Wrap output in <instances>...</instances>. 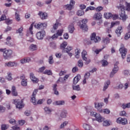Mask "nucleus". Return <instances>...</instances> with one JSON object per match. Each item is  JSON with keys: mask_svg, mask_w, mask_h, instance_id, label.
Returning a JSON list of instances; mask_svg holds the SVG:
<instances>
[{"mask_svg": "<svg viewBox=\"0 0 130 130\" xmlns=\"http://www.w3.org/2000/svg\"><path fill=\"white\" fill-rule=\"evenodd\" d=\"M117 9L118 10H121V14H120V19H121L123 21H125L126 19H127V17L125 15V11H127V12H129L130 11V4L127 2H125V7L124 6H123L122 4H120L118 6H117Z\"/></svg>", "mask_w": 130, "mask_h": 130, "instance_id": "nucleus-1", "label": "nucleus"}, {"mask_svg": "<svg viewBox=\"0 0 130 130\" xmlns=\"http://www.w3.org/2000/svg\"><path fill=\"white\" fill-rule=\"evenodd\" d=\"M0 52H3V57L4 59L11 58V56H12V54H13V51H12V50H7V48L0 49Z\"/></svg>", "mask_w": 130, "mask_h": 130, "instance_id": "nucleus-2", "label": "nucleus"}, {"mask_svg": "<svg viewBox=\"0 0 130 130\" xmlns=\"http://www.w3.org/2000/svg\"><path fill=\"white\" fill-rule=\"evenodd\" d=\"M33 24H31L27 31L26 36L27 37V40L28 42H33L34 39H33Z\"/></svg>", "mask_w": 130, "mask_h": 130, "instance_id": "nucleus-3", "label": "nucleus"}, {"mask_svg": "<svg viewBox=\"0 0 130 130\" xmlns=\"http://www.w3.org/2000/svg\"><path fill=\"white\" fill-rule=\"evenodd\" d=\"M93 20L99 21L98 22V25H101L102 24V20H101L102 19V14L101 13H95L93 16Z\"/></svg>", "mask_w": 130, "mask_h": 130, "instance_id": "nucleus-4", "label": "nucleus"}, {"mask_svg": "<svg viewBox=\"0 0 130 130\" xmlns=\"http://www.w3.org/2000/svg\"><path fill=\"white\" fill-rule=\"evenodd\" d=\"M119 64V62L118 61H117L115 63L114 68L113 69L112 72H111L110 74V78H113L114 75L118 72V64Z\"/></svg>", "mask_w": 130, "mask_h": 130, "instance_id": "nucleus-5", "label": "nucleus"}, {"mask_svg": "<svg viewBox=\"0 0 130 130\" xmlns=\"http://www.w3.org/2000/svg\"><path fill=\"white\" fill-rule=\"evenodd\" d=\"M120 53L121 54L122 58L124 59L125 58V56L126 55V53L127 52V50L124 48V45H121V47L119 49Z\"/></svg>", "mask_w": 130, "mask_h": 130, "instance_id": "nucleus-6", "label": "nucleus"}, {"mask_svg": "<svg viewBox=\"0 0 130 130\" xmlns=\"http://www.w3.org/2000/svg\"><path fill=\"white\" fill-rule=\"evenodd\" d=\"M81 22L82 24L80 25V28L83 31H88V26H87V23H88V19H83Z\"/></svg>", "mask_w": 130, "mask_h": 130, "instance_id": "nucleus-7", "label": "nucleus"}, {"mask_svg": "<svg viewBox=\"0 0 130 130\" xmlns=\"http://www.w3.org/2000/svg\"><path fill=\"white\" fill-rule=\"evenodd\" d=\"M87 51L84 50L82 52V58L83 60H85V64H89V63L91 62V60L86 57V55H87Z\"/></svg>", "mask_w": 130, "mask_h": 130, "instance_id": "nucleus-8", "label": "nucleus"}, {"mask_svg": "<svg viewBox=\"0 0 130 130\" xmlns=\"http://www.w3.org/2000/svg\"><path fill=\"white\" fill-rule=\"evenodd\" d=\"M45 30H42L38 32L36 34V37L39 40H42L45 37Z\"/></svg>", "mask_w": 130, "mask_h": 130, "instance_id": "nucleus-9", "label": "nucleus"}, {"mask_svg": "<svg viewBox=\"0 0 130 130\" xmlns=\"http://www.w3.org/2000/svg\"><path fill=\"white\" fill-rule=\"evenodd\" d=\"M90 40L91 41H93V42L96 43V42H99L101 40V38L96 36V33L93 32L90 36Z\"/></svg>", "mask_w": 130, "mask_h": 130, "instance_id": "nucleus-10", "label": "nucleus"}, {"mask_svg": "<svg viewBox=\"0 0 130 130\" xmlns=\"http://www.w3.org/2000/svg\"><path fill=\"white\" fill-rule=\"evenodd\" d=\"M14 104L16 105V108H18L19 109H21V108H23V107H24L23 102L19 100H15Z\"/></svg>", "mask_w": 130, "mask_h": 130, "instance_id": "nucleus-11", "label": "nucleus"}, {"mask_svg": "<svg viewBox=\"0 0 130 130\" xmlns=\"http://www.w3.org/2000/svg\"><path fill=\"white\" fill-rule=\"evenodd\" d=\"M75 4L76 2H75V1L71 0L70 1V4L65 5L64 8V9H66V10H69V11H71V10L74 8V6H75Z\"/></svg>", "mask_w": 130, "mask_h": 130, "instance_id": "nucleus-12", "label": "nucleus"}, {"mask_svg": "<svg viewBox=\"0 0 130 130\" xmlns=\"http://www.w3.org/2000/svg\"><path fill=\"white\" fill-rule=\"evenodd\" d=\"M38 92V89H35L32 94L31 96V101L33 103L34 105H36V94H37V92Z\"/></svg>", "mask_w": 130, "mask_h": 130, "instance_id": "nucleus-13", "label": "nucleus"}, {"mask_svg": "<svg viewBox=\"0 0 130 130\" xmlns=\"http://www.w3.org/2000/svg\"><path fill=\"white\" fill-rule=\"evenodd\" d=\"M47 26V24L45 23H41L39 22L38 24H36L35 25V28H37V29H45Z\"/></svg>", "mask_w": 130, "mask_h": 130, "instance_id": "nucleus-14", "label": "nucleus"}, {"mask_svg": "<svg viewBox=\"0 0 130 130\" xmlns=\"http://www.w3.org/2000/svg\"><path fill=\"white\" fill-rule=\"evenodd\" d=\"M116 122L117 123H120L121 124H123V125H125V124H127V119L125 118H118Z\"/></svg>", "mask_w": 130, "mask_h": 130, "instance_id": "nucleus-15", "label": "nucleus"}, {"mask_svg": "<svg viewBox=\"0 0 130 130\" xmlns=\"http://www.w3.org/2000/svg\"><path fill=\"white\" fill-rule=\"evenodd\" d=\"M104 106L103 103H98L95 104V108L98 109L99 112H102V107Z\"/></svg>", "mask_w": 130, "mask_h": 130, "instance_id": "nucleus-16", "label": "nucleus"}, {"mask_svg": "<svg viewBox=\"0 0 130 130\" xmlns=\"http://www.w3.org/2000/svg\"><path fill=\"white\" fill-rule=\"evenodd\" d=\"M17 66H18V63H17V62L15 61H9L5 63V67H8L9 68H12V67H17Z\"/></svg>", "mask_w": 130, "mask_h": 130, "instance_id": "nucleus-17", "label": "nucleus"}, {"mask_svg": "<svg viewBox=\"0 0 130 130\" xmlns=\"http://www.w3.org/2000/svg\"><path fill=\"white\" fill-rule=\"evenodd\" d=\"M20 63L21 64H24V63H26V62H30L31 61V58L30 57H24L21 59L20 60Z\"/></svg>", "mask_w": 130, "mask_h": 130, "instance_id": "nucleus-18", "label": "nucleus"}, {"mask_svg": "<svg viewBox=\"0 0 130 130\" xmlns=\"http://www.w3.org/2000/svg\"><path fill=\"white\" fill-rule=\"evenodd\" d=\"M38 15L40 16L42 20H45L48 17L47 13L43 12H40Z\"/></svg>", "mask_w": 130, "mask_h": 130, "instance_id": "nucleus-19", "label": "nucleus"}, {"mask_svg": "<svg viewBox=\"0 0 130 130\" xmlns=\"http://www.w3.org/2000/svg\"><path fill=\"white\" fill-rule=\"evenodd\" d=\"M96 120L99 122H102V121H104L105 119L104 117H102L100 114H97L95 116Z\"/></svg>", "mask_w": 130, "mask_h": 130, "instance_id": "nucleus-20", "label": "nucleus"}, {"mask_svg": "<svg viewBox=\"0 0 130 130\" xmlns=\"http://www.w3.org/2000/svg\"><path fill=\"white\" fill-rule=\"evenodd\" d=\"M86 111L88 113H89V114H90V115H91V116H93L94 117H96V116L98 114L97 113H96V112L92 111L91 110V109H90V108H87Z\"/></svg>", "mask_w": 130, "mask_h": 130, "instance_id": "nucleus-21", "label": "nucleus"}, {"mask_svg": "<svg viewBox=\"0 0 130 130\" xmlns=\"http://www.w3.org/2000/svg\"><path fill=\"white\" fill-rule=\"evenodd\" d=\"M30 78L34 83H38V79L34 76V74L32 73L30 74Z\"/></svg>", "mask_w": 130, "mask_h": 130, "instance_id": "nucleus-22", "label": "nucleus"}, {"mask_svg": "<svg viewBox=\"0 0 130 130\" xmlns=\"http://www.w3.org/2000/svg\"><path fill=\"white\" fill-rule=\"evenodd\" d=\"M59 24V23L57 22L53 25V27L51 29V32H52V33H54V32L56 31V29L58 28Z\"/></svg>", "mask_w": 130, "mask_h": 130, "instance_id": "nucleus-23", "label": "nucleus"}, {"mask_svg": "<svg viewBox=\"0 0 130 130\" xmlns=\"http://www.w3.org/2000/svg\"><path fill=\"white\" fill-rule=\"evenodd\" d=\"M68 30L70 33H73L74 31H75V27L74 26V23H72L70 24L68 27Z\"/></svg>", "mask_w": 130, "mask_h": 130, "instance_id": "nucleus-24", "label": "nucleus"}, {"mask_svg": "<svg viewBox=\"0 0 130 130\" xmlns=\"http://www.w3.org/2000/svg\"><path fill=\"white\" fill-rule=\"evenodd\" d=\"M109 85H110V81L108 80L105 83L103 90L106 91V90L108 89V87H109Z\"/></svg>", "mask_w": 130, "mask_h": 130, "instance_id": "nucleus-25", "label": "nucleus"}, {"mask_svg": "<svg viewBox=\"0 0 130 130\" xmlns=\"http://www.w3.org/2000/svg\"><path fill=\"white\" fill-rule=\"evenodd\" d=\"M122 32V27L121 26H119L115 30V32L118 37L120 36L121 32Z\"/></svg>", "mask_w": 130, "mask_h": 130, "instance_id": "nucleus-26", "label": "nucleus"}, {"mask_svg": "<svg viewBox=\"0 0 130 130\" xmlns=\"http://www.w3.org/2000/svg\"><path fill=\"white\" fill-rule=\"evenodd\" d=\"M71 50H73V47L68 46L67 48L64 49L62 52H63V53H67L68 52H70Z\"/></svg>", "mask_w": 130, "mask_h": 130, "instance_id": "nucleus-27", "label": "nucleus"}, {"mask_svg": "<svg viewBox=\"0 0 130 130\" xmlns=\"http://www.w3.org/2000/svg\"><path fill=\"white\" fill-rule=\"evenodd\" d=\"M29 49L30 51H35V50H37V46L35 44H31L30 45Z\"/></svg>", "mask_w": 130, "mask_h": 130, "instance_id": "nucleus-28", "label": "nucleus"}, {"mask_svg": "<svg viewBox=\"0 0 130 130\" xmlns=\"http://www.w3.org/2000/svg\"><path fill=\"white\" fill-rule=\"evenodd\" d=\"M80 79H81V76L80 75H78L77 76L75 77L73 80V84H74L75 85H76V84H77L78 82L80 81Z\"/></svg>", "mask_w": 130, "mask_h": 130, "instance_id": "nucleus-29", "label": "nucleus"}, {"mask_svg": "<svg viewBox=\"0 0 130 130\" xmlns=\"http://www.w3.org/2000/svg\"><path fill=\"white\" fill-rule=\"evenodd\" d=\"M68 124H69V121H65L60 125L59 128H64Z\"/></svg>", "mask_w": 130, "mask_h": 130, "instance_id": "nucleus-30", "label": "nucleus"}, {"mask_svg": "<svg viewBox=\"0 0 130 130\" xmlns=\"http://www.w3.org/2000/svg\"><path fill=\"white\" fill-rule=\"evenodd\" d=\"M68 45V43L67 42H63L62 44L60 45V48L61 49H66V47H67V46Z\"/></svg>", "mask_w": 130, "mask_h": 130, "instance_id": "nucleus-31", "label": "nucleus"}, {"mask_svg": "<svg viewBox=\"0 0 130 130\" xmlns=\"http://www.w3.org/2000/svg\"><path fill=\"white\" fill-rule=\"evenodd\" d=\"M54 105H63L64 104V101H58L55 102L53 103Z\"/></svg>", "mask_w": 130, "mask_h": 130, "instance_id": "nucleus-32", "label": "nucleus"}, {"mask_svg": "<svg viewBox=\"0 0 130 130\" xmlns=\"http://www.w3.org/2000/svg\"><path fill=\"white\" fill-rule=\"evenodd\" d=\"M68 116V112L67 111H62L60 114V117L62 118H66L67 116Z\"/></svg>", "mask_w": 130, "mask_h": 130, "instance_id": "nucleus-33", "label": "nucleus"}, {"mask_svg": "<svg viewBox=\"0 0 130 130\" xmlns=\"http://www.w3.org/2000/svg\"><path fill=\"white\" fill-rule=\"evenodd\" d=\"M57 37L58 36L57 34H55L52 37H48L47 38V39H52V40H55V39H57Z\"/></svg>", "mask_w": 130, "mask_h": 130, "instance_id": "nucleus-34", "label": "nucleus"}, {"mask_svg": "<svg viewBox=\"0 0 130 130\" xmlns=\"http://www.w3.org/2000/svg\"><path fill=\"white\" fill-rule=\"evenodd\" d=\"M121 107L123 109H125V108H130V103L127 104H122Z\"/></svg>", "mask_w": 130, "mask_h": 130, "instance_id": "nucleus-35", "label": "nucleus"}, {"mask_svg": "<svg viewBox=\"0 0 130 130\" xmlns=\"http://www.w3.org/2000/svg\"><path fill=\"white\" fill-rule=\"evenodd\" d=\"M104 16L106 19H110L112 17V14L110 13H105Z\"/></svg>", "mask_w": 130, "mask_h": 130, "instance_id": "nucleus-36", "label": "nucleus"}, {"mask_svg": "<svg viewBox=\"0 0 130 130\" xmlns=\"http://www.w3.org/2000/svg\"><path fill=\"white\" fill-rule=\"evenodd\" d=\"M103 42L105 44H108L110 43V40L108 38H104L103 39Z\"/></svg>", "mask_w": 130, "mask_h": 130, "instance_id": "nucleus-37", "label": "nucleus"}, {"mask_svg": "<svg viewBox=\"0 0 130 130\" xmlns=\"http://www.w3.org/2000/svg\"><path fill=\"white\" fill-rule=\"evenodd\" d=\"M43 74H44V75H48V76H51V75H52V73L51 72V71L48 70H45L43 72Z\"/></svg>", "mask_w": 130, "mask_h": 130, "instance_id": "nucleus-38", "label": "nucleus"}, {"mask_svg": "<svg viewBox=\"0 0 130 130\" xmlns=\"http://www.w3.org/2000/svg\"><path fill=\"white\" fill-rule=\"evenodd\" d=\"M101 113H105L106 114H109L110 113V110L108 109H105L102 110V112H100Z\"/></svg>", "mask_w": 130, "mask_h": 130, "instance_id": "nucleus-39", "label": "nucleus"}, {"mask_svg": "<svg viewBox=\"0 0 130 130\" xmlns=\"http://www.w3.org/2000/svg\"><path fill=\"white\" fill-rule=\"evenodd\" d=\"M96 10V8L92 6H89L87 8V9L85 10V12H88V11H94Z\"/></svg>", "mask_w": 130, "mask_h": 130, "instance_id": "nucleus-40", "label": "nucleus"}, {"mask_svg": "<svg viewBox=\"0 0 130 130\" xmlns=\"http://www.w3.org/2000/svg\"><path fill=\"white\" fill-rule=\"evenodd\" d=\"M44 110H45V112L48 114L51 113V111H52V110H51V109L50 108H49V107H46L44 108Z\"/></svg>", "mask_w": 130, "mask_h": 130, "instance_id": "nucleus-41", "label": "nucleus"}, {"mask_svg": "<svg viewBox=\"0 0 130 130\" xmlns=\"http://www.w3.org/2000/svg\"><path fill=\"white\" fill-rule=\"evenodd\" d=\"M62 33H63V29H61L57 31L56 34H57L58 36H61V35H62Z\"/></svg>", "mask_w": 130, "mask_h": 130, "instance_id": "nucleus-42", "label": "nucleus"}, {"mask_svg": "<svg viewBox=\"0 0 130 130\" xmlns=\"http://www.w3.org/2000/svg\"><path fill=\"white\" fill-rule=\"evenodd\" d=\"M7 80H8V81H12V80H13V77H12V73L11 72L8 73Z\"/></svg>", "mask_w": 130, "mask_h": 130, "instance_id": "nucleus-43", "label": "nucleus"}, {"mask_svg": "<svg viewBox=\"0 0 130 130\" xmlns=\"http://www.w3.org/2000/svg\"><path fill=\"white\" fill-rule=\"evenodd\" d=\"M85 13L84 12V11L83 10H79L77 12V16H83V15H84Z\"/></svg>", "mask_w": 130, "mask_h": 130, "instance_id": "nucleus-44", "label": "nucleus"}, {"mask_svg": "<svg viewBox=\"0 0 130 130\" xmlns=\"http://www.w3.org/2000/svg\"><path fill=\"white\" fill-rule=\"evenodd\" d=\"M73 90H75L76 91H80L81 88H80V85L74 86H73Z\"/></svg>", "mask_w": 130, "mask_h": 130, "instance_id": "nucleus-45", "label": "nucleus"}, {"mask_svg": "<svg viewBox=\"0 0 130 130\" xmlns=\"http://www.w3.org/2000/svg\"><path fill=\"white\" fill-rule=\"evenodd\" d=\"M53 57H52V56H50L49 57V63L50 64H53Z\"/></svg>", "mask_w": 130, "mask_h": 130, "instance_id": "nucleus-46", "label": "nucleus"}, {"mask_svg": "<svg viewBox=\"0 0 130 130\" xmlns=\"http://www.w3.org/2000/svg\"><path fill=\"white\" fill-rule=\"evenodd\" d=\"M27 79H25L24 80H21L22 86H27Z\"/></svg>", "mask_w": 130, "mask_h": 130, "instance_id": "nucleus-47", "label": "nucleus"}, {"mask_svg": "<svg viewBox=\"0 0 130 130\" xmlns=\"http://www.w3.org/2000/svg\"><path fill=\"white\" fill-rule=\"evenodd\" d=\"M78 67L79 68H82L83 63V61L82 60H79L78 61Z\"/></svg>", "mask_w": 130, "mask_h": 130, "instance_id": "nucleus-48", "label": "nucleus"}, {"mask_svg": "<svg viewBox=\"0 0 130 130\" xmlns=\"http://www.w3.org/2000/svg\"><path fill=\"white\" fill-rule=\"evenodd\" d=\"M101 63L103 67H105V66H107V64H108V62L105 60H103L101 61Z\"/></svg>", "mask_w": 130, "mask_h": 130, "instance_id": "nucleus-49", "label": "nucleus"}, {"mask_svg": "<svg viewBox=\"0 0 130 130\" xmlns=\"http://www.w3.org/2000/svg\"><path fill=\"white\" fill-rule=\"evenodd\" d=\"M15 19L16 21H20L21 20V18H20V15H19V14L18 13H15Z\"/></svg>", "mask_w": 130, "mask_h": 130, "instance_id": "nucleus-50", "label": "nucleus"}, {"mask_svg": "<svg viewBox=\"0 0 130 130\" xmlns=\"http://www.w3.org/2000/svg\"><path fill=\"white\" fill-rule=\"evenodd\" d=\"M103 124L104 126H109V125H110L109 122L107 120L104 121Z\"/></svg>", "mask_w": 130, "mask_h": 130, "instance_id": "nucleus-51", "label": "nucleus"}, {"mask_svg": "<svg viewBox=\"0 0 130 130\" xmlns=\"http://www.w3.org/2000/svg\"><path fill=\"white\" fill-rule=\"evenodd\" d=\"M23 32V26H21L20 28H19L18 29L16 30V33H19V34H21Z\"/></svg>", "mask_w": 130, "mask_h": 130, "instance_id": "nucleus-52", "label": "nucleus"}, {"mask_svg": "<svg viewBox=\"0 0 130 130\" xmlns=\"http://www.w3.org/2000/svg\"><path fill=\"white\" fill-rule=\"evenodd\" d=\"M129 38H130V32H128L124 37V39L125 40H127V39H128Z\"/></svg>", "mask_w": 130, "mask_h": 130, "instance_id": "nucleus-53", "label": "nucleus"}, {"mask_svg": "<svg viewBox=\"0 0 130 130\" xmlns=\"http://www.w3.org/2000/svg\"><path fill=\"white\" fill-rule=\"evenodd\" d=\"M123 88V85L122 84H119L117 86H116V89H119L121 90Z\"/></svg>", "mask_w": 130, "mask_h": 130, "instance_id": "nucleus-54", "label": "nucleus"}, {"mask_svg": "<svg viewBox=\"0 0 130 130\" xmlns=\"http://www.w3.org/2000/svg\"><path fill=\"white\" fill-rule=\"evenodd\" d=\"M5 20H7V17L5 15H2L1 18H0V22H2V21H5Z\"/></svg>", "mask_w": 130, "mask_h": 130, "instance_id": "nucleus-55", "label": "nucleus"}, {"mask_svg": "<svg viewBox=\"0 0 130 130\" xmlns=\"http://www.w3.org/2000/svg\"><path fill=\"white\" fill-rule=\"evenodd\" d=\"M120 116H126V112L125 111H122L120 112Z\"/></svg>", "mask_w": 130, "mask_h": 130, "instance_id": "nucleus-56", "label": "nucleus"}, {"mask_svg": "<svg viewBox=\"0 0 130 130\" xmlns=\"http://www.w3.org/2000/svg\"><path fill=\"white\" fill-rule=\"evenodd\" d=\"M128 87H129V83H128V82L125 83L124 85V90H126V89H127V88H128Z\"/></svg>", "mask_w": 130, "mask_h": 130, "instance_id": "nucleus-57", "label": "nucleus"}, {"mask_svg": "<svg viewBox=\"0 0 130 130\" xmlns=\"http://www.w3.org/2000/svg\"><path fill=\"white\" fill-rule=\"evenodd\" d=\"M46 69L45 67H43L39 69V73H43V71Z\"/></svg>", "mask_w": 130, "mask_h": 130, "instance_id": "nucleus-58", "label": "nucleus"}, {"mask_svg": "<svg viewBox=\"0 0 130 130\" xmlns=\"http://www.w3.org/2000/svg\"><path fill=\"white\" fill-rule=\"evenodd\" d=\"M12 128L10 130H20V127L16 125L12 126Z\"/></svg>", "mask_w": 130, "mask_h": 130, "instance_id": "nucleus-59", "label": "nucleus"}, {"mask_svg": "<svg viewBox=\"0 0 130 130\" xmlns=\"http://www.w3.org/2000/svg\"><path fill=\"white\" fill-rule=\"evenodd\" d=\"M9 122L11 124H16V120L15 119H11L9 120Z\"/></svg>", "mask_w": 130, "mask_h": 130, "instance_id": "nucleus-60", "label": "nucleus"}, {"mask_svg": "<svg viewBox=\"0 0 130 130\" xmlns=\"http://www.w3.org/2000/svg\"><path fill=\"white\" fill-rule=\"evenodd\" d=\"M1 128L2 130H6L8 129V126L6 124H3L1 126Z\"/></svg>", "mask_w": 130, "mask_h": 130, "instance_id": "nucleus-61", "label": "nucleus"}, {"mask_svg": "<svg viewBox=\"0 0 130 130\" xmlns=\"http://www.w3.org/2000/svg\"><path fill=\"white\" fill-rule=\"evenodd\" d=\"M123 74L124 76H128L129 74V71H128V70H124L123 72Z\"/></svg>", "mask_w": 130, "mask_h": 130, "instance_id": "nucleus-62", "label": "nucleus"}, {"mask_svg": "<svg viewBox=\"0 0 130 130\" xmlns=\"http://www.w3.org/2000/svg\"><path fill=\"white\" fill-rule=\"evenodd\" d=\"M96 12H101L103 10V7L100 6L95 9Z\"/></svg>", "mask_w": 130, "mask_h": 130, "instance_id": "nucleus-63", "label": "nucleus"}, {"mask_svg": "<svg viewBox=\"0 0 130 130\" xmlns=\"http://www.w3.org/2000/svg\"><path fill=\"white\" fill-rule=\"evenodd\" d=\"M79 71V69H78V67H75L73 68L72 72L73 73H76V72H78Z\"/></svg>", "mask_w": 130, "mask_h": 130, "instance_id": "nucleus-64", "label": "nucleus"}]
</instances>
